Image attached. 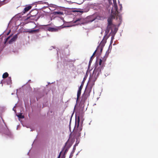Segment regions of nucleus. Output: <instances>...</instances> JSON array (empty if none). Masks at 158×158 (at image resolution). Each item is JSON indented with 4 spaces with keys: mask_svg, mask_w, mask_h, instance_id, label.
Masks as SVG:
<instances>
[{
    "mask_svg": "<svg viewBox=\"0 0 158 158\" xmlns=\"http://www.w3.org/2000/svg\"><path fill=\"white\" fill-rule=\"evenodd\" d=\"M102 67L97 64L96 65L94 70L92 74L90 76L89 80V84H91L92 86L94 84V82L101 72Z\"/></svg>",
    "mask_w": 158,
    "mask_h": 158,
    "instance_id": "nucleus-1",
    "label": "nucleus"
},
{
    "mask_svg": "<svg viewBox=\"0 0 158 158\" xmlns=\"http://www.w3.org/2000/svg\"><path fill=\"white\" fill-rule=\"evenodd\" d=\"M110 17H111L107 19V29L109 30L111 29L112 32L113 31V29H114V32L115 34L117 31V29H116V28L115 25L112 23V19L113 18L111 16V14Z\"/></svg>",
    "mask_w": 158,
    "mask_h": 158,
    "instance_id": "nucleus-2",
    "label": "nucleus"
},
{
    "mask_svg": "<svg viewBox=\"0 0 158 158\" xmlns=\"http://www.w3.org/2000/svg\"><path fill=\"white\" fill-rule=\"evenodd\" d=\"M90 92L91 89H85L84 93L82 96L81 101V103H85L88 98L89 96Z\"/></svg>",
    "mask_w": 158,
    "mask_h": 158,
    "instance_id": "nucleus-3",
    "label": "nucleus"
},
{
    "mask_svg": "<svg viewBox=\"0 0 158 158\" xmlns=\"http://www.w3.org/2000/svg\"><path fill=\"white\" fill-rule=\"evenodd\" d=\"M113 7L111 11V16L113 18H115V16L118 15V6L116 2H114Z\"/></svg>",
    "mask_w": 158,
    "mask_h": 158,
    "instance_id": "nucleus-4",
    "label": "nucleus"
},
{
    "mask_svg": "<svg viewBox=\"0 0 158 158\" xmlns=\"http://www.w3.org/2000/svg\"><path fill=\"white\" fill-rule=\"evenodd\" d=\"M73 23L76 24H83L84 23V19L82 17L76 18L73 20Z\"/></svg>",
    "mask_w": 158,
    "mask_h": 158,
    "instance_id": "nucleus-5",
    "label": "nucleus"
},
{
    "mask_svg": "<svg viewBox=\"0 0 158 158\" xmlns=\"http://www.w3.org/2000/svg\"><path fill=\"white\" fill-rule=\"evenodd\" d=\"M17 38V35H15L9 41V43L10 44H12L15 41Z\"/></svg>",
    "mask_w": 158,
    "mask_h": 158,
    "instance_id": "nucleus-6",
    "label": "nucleus"
},
{
    "mask_svg": "<svg viewBox=\"0 0 158 158\" xmlns=\"http://www.w3.org/2000/svg\"><path fill=\"white\" fill-rule=\"evenodd\" d=\"M59 29L56 28L49 27L48 28V30L51 32H56L58 31Z\"/></svg>",
    "mask_w": 158,
    "mask_h": 158,
    "instance_id": "nucleus-7",
    "label": "nucleus"
},
{
    "mask_svg": "<svg viewBox=\"0 0 158 158\" xmlns=\"http://www.w3.org/2000/svg\"><path fill=\"white\" fill-rule=\"evenodd\" d=\"M32 7V6H28L26 7L23 11V13H25L28 11H29L30 10Z\"/></svg>",
    "mask_w": 158,
    "mask_h": 158,
    "instance_id": "nucleus-8",
    "label": "nucleus"
},
{
    "mask_svg": "<svg viewBox=\"0 0 158 158\" xmlns=\"http://www.w3.org/2000/svg\"><path fill=\"white\" fill-rule=\"evenodd\" d=\"M82 89H80L79 88V89L78 90L77 94V101L79 99L80 97L81 96V91Z\"/></svg>",
    "mask_w": 158,
    "mask_h": 158,
    "instance_id": "nucleus-9",
    "label": "nucleus"
},
{
    "mask_svg": "<svg viewBox=\"0 0 158 158\" xmlns=\"http://www.w3.org/2000/svg\"><path fill=\"white\" fill-rule=\"evenodd\" d=\"M11 79L10 77H8L7 79L6 83L8 85H9L11 83Z\"/></svg>",
    "mask_w": 158,
    "mask_h": 158,
    "instance_id": "nucleus-10",
    "label": "nucleus"
},
{
    "mask_svg": "<svg viewBox=\"0 0 158 158\" xmlns=\"http://www.w3.org/2000/svg\"><path fill=\"white\" fill-rule=\"evenodd\" d=\"M9 74L7 72L4 73L2 75V77L3 78H6L8 77Z\"/></svg>",
    "mask_w": 158,
    "mask_h": 158,
    "instance_id": "nucleus-11",
    "label": "nucleus"
},
{
    "mask_svg": "<svg viewBox=\"0 0 158 158\" xmlns=\"http://www.w3.org/2000/svg\"><path fill=\"white\" fill-rule=\"evenodd\" d=\"M39 30L38 29H35L33 30H31L28 31V32L30 33H35L37 32H39Z\"/></svg>",
    "mask_w": 158,
    "mask_h": 158,
    "instance_id": "nucleus-12",
    "label": "nucleus"
},
{
    "mask_svg": "<svg viewBox=\"0 0 158 158\" xmlns=\"http://www.w3.org/2000/svg\"><path fill=\"white\" fill-rule=\"evenodd\" d=\"M17 116L19 118H24V116L22 115V114L21 113L17 115Z\"/></svg>",
    "mask_w": 158,
    "mask_h": 158,
    "instance_id": "nucleus-13",
    "label": "nucleus"
},
{
    "mask_svg": "<svg viewBox=\"0 0 158 158\" xmlns=\"http://www.w3.org/2000/svg\"><path fill=\"white\" fill-rule=\"evenodd\" d=\"M30 14L32 15H36V14H37V12L36 11H35V10H33V11H31L30 13Z\"/></svg>",
    "mask_w": 158,
    "mask_h": 158,
    "instance_id": "nucleus-14",
    "label": "nucleus"
},
{
    "mask_svg": "<svg viewBox=\"0 0 158 158\" xmlns=\"http://www.w3.org/2000/svg\"><path fill=\"white\" fill-rule=\"evenodd\" d=\"M84 82H85V81L84 80H83V81H82V83H81V85H80V87H79V88L80 89H82V88L83 87V85H84Z\"/></svg>",
    "mask_w": 158,
    "mask_h": 158,
    "instance_id": "nucleus-15",
    "label": "nucleus"
},
{
    "mask_svg": "<svg viewBox=\"0 0 158 158\" xmlns=\"http://www.w3.org/2000/svg\"><path fill=\"white\" fill-rule=\"evenodd\" d=\"M55 14H58V15H63V12L61 11H57L55 12Z\"/></svg>",
    "mask_w": 158,
    "mask_h": 158,
    "instance_id": "nucleus-16",
    "label": "nucleus"
},
{
    "mask_svg": "<svg viewBox=\"0 0 158 158\" xmlns=\"http://www.w3.org/2000/svg\"><path fill=\"white\" fill-rule=\"evenodd\" d=\"M79 121H80L79 117H78V120H77V122H76V125H75L76 126H77L78 128V126H79Z\"/></svg>",
    "mask_w": 158,
    "mask_h": 158,
    "instance_id": "nucleus-17",
    "label": "nucleus"
},
{
    "mask_svg": "<svg viewBox=\"0 0 158 158\" xmlns=\"http://www.w3.org/2000/svg\"><path fill=\"white\" fill-rule=\"evenodd\" d=\"M31 16H29L27 17L26 19V20H28L30 18H31V17L34 16L36 15H32L31 14Z\"/></svg>",
    "mask_w": 158,
    "mask_h": 158,
    "instance_id": "nucleus-18",
    "label": "nucleus"
},
{
    "mask_svg": "<svg viewBox=\"0 0 158 158\" xmlns=\"http://www.w3.org/2000/svg\"><path fill=\"white\" fill-rule=\"evenodd\" d=\"M74 12H80L81 14H82L84 12V11L82 10H75L73 11Z\"/></svg>",
    "mask_w": 158,
    "mask_h": 158,
    "instance_id": "nucleus-19",
    "label": "nucleus"
},
{
    "mask_svg": "<svg viewBox=\"0 0 158 158\" xmlns=\"http://www.w3.org/2000/svg\"><path fill=\"white\" fill-rule=\"evenodd\" d=\"M93 56H92L90 58V60L89 61V65L92 62L93 60Z\"/></svg>",
    "mask_w": 158,
    "mask_h": 158,
    "instance_id": "nucleus-20",
    "label": "nucleus"
},
{
    "mask_svg": "<svg viewBox=\"0 0 158 158\" xmlns=\"http://www.w3.org/2000/svg\"><path fill=\"white\" fill-rule=\"evenodd\" d=\"M102 60L101 59H100L99 60V65H98L99 66H101V64H102Z\"/></svg>",
    "mask_w": 158,
    "mask_h": 158,
    "instance_id": "nucleus-21",
    "label": "nucleus"
},
{
    "mask_svg": "<svg viewBox=\"0 0 158 158\" xmlns=\"http://www.w3.org/2000/svg\"><path fill=\"white\" fill-rule=\"evenodd\" d=\"M81 135V133L80 132H78L77 134L76 133L75 134V136H77V137H79Z\"/></svg>",
    "mask_w": 158,
    "mask_h": 158,
    "instance_id": "nucleus-22",
    "label": "nucleus"
},
{
    "mask_svg": "<svg viewBox=\"0 0 158 158\" xmlns=\"http://www.w3.org/2000/svg\"><path fill=\"white\" fill-rule=\"evenodd\" d=\"M11 36V35L9 36V37H8L6 39V41H7L8 40L10 39V37Z\"/></svg>",
    "mask_w": 158,
    "mask_h": 158,
    "instance_id": "nucleus-23",
    "label": "nucleus"
},
{
    "mask_svg": "<svg viewBox=\"0 0 158 158\" xmlns=\"http://www.w3.org/2000/svg\"><path fill=\"white\" fill-rule=\"evenodd\" d=\"M96 51H97V50H96L95 52H94L93 55H92V56H93H93L95 55L96 52Z\"/></svg>",
    "mask_w": 158,
    "mask_h": 158,
    "instance_id": "nucleus-24",
    "label": "nucleus"
},
{
    "mask_svg": "<svg viewBox=\"0 0 158 158\" xmlns=\"http://www.w3.org/2000/svg\"><path fill=\"white\" fill-rule=\"evenodd\" d=\"M10 32V31L7 34V35H8Z\"/></svg>",
    "mask_w": 158,
    "mask_h": 158,
    "instance_id": "nucleus-25",
    "label": "nucleus"
},
{
    "mask_svg": "<svg viewBox=\"0 0 158 158\" xmlns=\"http://www.w3.org/2000/svg\"><path fill=\"white\" fill-rule=\"evenodd\" d=\"M78 130H79V131H81V128L80 129H78Z\"/></svg>",
    "mask_w": 158,
    "mask_h": 158,
    "instance_id": "nucleus-26",
    "label": "nucleus"
},
{
    "mask_svg": "<svg viewBox=\"0 0 158 158\" xmlns=\"http://www.w3.org/2000/svg\"><path fill=\"white\" fill-rule=\"evenodd\" d=\"M60 155H59V156H58V158H59L60 157Z\"/></svg>",
    "mask_w": 158,
    "mask_h": 158,
    "instance_id": "nucleus-27",
    "label": "nucleus"
},
{
    "mask_svg": "<svg viewBox=\"0 0 158 158\" xmlns=\"http://www.w3.org/2000/svg\"><path fill=\"white\" fill-rule=\"evenodd\" d=\"M102 41L101 42V44H102Z\"/></svg>",
    "mask_w": 158,
    "mask_h": 158,
    "instance_id": "nucleus-28",
    "label": "nucleus"
},
{
    "mask_svg": "<svg viewBox=\"0 0 158 158\" xmlns=\"http://www.w3.org/2000/svg\"><path fill=\"white\" fill-rule=\"evenodd\" d=\"M94 19H93V20H92V21H93Z\"/></svg>",
    "mask_w": 158,
    "mask_h": 158,
    "instance_id": "nucleus-29",
    "label": "nucleus"
},
{
    "mask_svg": "<svg viewBox=\"0 0 158 158\" xmlns=\"http://www.w3.org/2000/svg\"><path fill=\"white\" fill-rule=\"evenodd\" d=\"M49 25V24H48L46 26H48V25Z\"/></svg>",
    "mask_w": 158,
    "mask_h": 158,
    "instance_id": "nucleus-30",
    "label": "nucleus"
},
{
    "mask_svg": "<svg viewBox=\"0 0 158 158\" xmlns=\"http://www.w3.org/2000/svg\"><path fill=\"white\" fill-rule=\"evenodd\" d=\"M121 8H122V6H121Z\"/></svg>",
    "mask_w": 158,
    "mask_h": 158,
    "instance_id": "nucleus-31",
    "label": "nucleus"
}]
</instances>
